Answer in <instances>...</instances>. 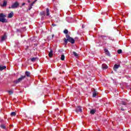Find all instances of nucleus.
<instances>
[{
    "instance_id": "obj_1",
    "label": "nucleus",
    "mask_w": 131,
    "mask_h": 131,
    "mask_svg": "<svg viewBox=\"0 0 131 131\" xmlns=\"http://www.w3.org/2000/svg\"><path fill=\"white\" fill-rule=\"evenodd\" d=\"M6 15L4 13H0V22L2 23H7L8 22V20L6 19Z\"/></svg>"
},
{
    "instance_id": "obj_2",
    "label": "nucleus",
    "mask_w": 131,
    "mask_h": 131,
    "mask_svg": "<svg viewBox=\"0 0 131 131\" xmlns=\"http://www.w3.org/2000/svg\"><path fill=\"white\" fill-rule=\"evenodd\" d=\"M26 78V76H20V77L18 78V79L14 81V83H19L20 81H22V80H24Z\"/></svg>"
},
{
    "instance_id": "obj_3",
    "label": "nucleus",
    "mask_w": 131,
    "mask_h": 131,
    "mask_svg": "<svg viewBox=\"0 0 131 131\" xmlns=\"http://www.w3.org/2000/svg\"><path fill=\"white\" fill-rule=\"evenodd\" d=\"M66 37L68 39V41L72 43V44H73V43H74V42H75V40H74V39H73V38H71V37H70V36L67 35Z\"/></svg>"
},
{
    "instance_id": "obj_4",
    "label": "nucleus",
    "mask_w": 131,
    "mask_h": 131,
    "mask_svg": "<svg viewBox=\"0 0 131 131\" xmlns=\"http://www.w3.org/2000/svg\"><path fill=\"white\" fill-rule=\"evenodd\" d=\"M19 7V3L17 2L14 3L11 7H9V9H16V8H18Z\"/></svg>"
},
{
    "instance_id": "obj_5",
    "label": "nucleus",
    "mask_w": 131,
    "mask_h": 131,
    "mask_svg": "<svg viewBox=\"0 0 131 131\" xmlns=\"http://www.w3.org/2000/svg\"><path fill=\"white\" fill-rule=\"evenodd\" d=\"M76 112H77V113H78V112H82V109L80 106H78L76 108Z\"/></svg>"
},
{
    "instance_id": "obj_6",
    "label": "nucleus",
    "mask_w": 131,
    "mask_h": 131,
    "mask_svg": "<svg viewBox=\"0 0 131 131\" xmlns=\"http://www.w3.org/2000/svg\"><path fill=\"white\" fill-rule=\"evenodd\" d=\"M7 4H8V2L6 0L3 1V4H1V7H7Z\"/></svg>"
},
{
    "instance_id": "obj_7",
    "label": "nucleus",
    "mask_w": 131,
    "mask_h": 131,
    "mask_svg": "<svg viewBox=\"0 0 131 131\" xmlns=\"http://www.w3.org/2000/svg\"><path fill=\"white\" fill-rule=\"evenodd\" d=\"M120 66L118 64H115L113 68V69L115 71H116L119 68Z\"/></svg>"
},
{
    "instance_id": "obj_8",
    "label": "nucleus",
    "mask_w": 131,
    "mask_h": 131,
    "mask_svg": "<svg viewBox=\"0 0 131 131\" xmlns=\"http://www.w3.org/2000/svg\"><path fill=\"white\" fill-rule=\"evenodd\" d=\"M14 16V13L13 12H11L9 14H8V18H13V16Z\"/></svg>"
},
{
    "instance_id": "obj_9",
    "label": "nucleus",
    "mask_w": 131,
    "mask_h": 131,
    "mask_svg": "<svg viewBox=\"0 0 131 131\" xmlns=\"http://www.w3.org/2000/svg\"><path fill=\"white\" fill-rule=\"evenodd\" d=\"M121 105H122L123 106H124L125 108H126L127 106V103L124 102V101H121Z\"/></svg>"
},
{
    "instance_id": "obj_10",
    "label": "nucleus",
    "mask_w": 131,
    "mask_h": 131,
    "mask_svg": "<svg viewBox=\"0 0 131 131\" xmlns=\"http://www.w3.org/2000/svg\"><path fill=\"white\" fill-rule=\"evenodd\" d=\"M25 76L27 77H30V73L28 71H26L25 72Z\"/></svg>"
},
{
    "instance_id": "obj_11",
    "label": "nucleus",
    "mask_w": 131,
    "mask_h": 131,
    "mask_svg": "<svg viewBox=\"0 0 131 131\" xmlns=\"http://www.w3.org/2000/svg\"><path fill=\"white\" fill-rule=\"evenodd\" d=\"M104 52L105 53L106 55L107 56H110V52H109V51H108V49H104Z\"/></svg>"
},
{
    "instance_id": "obj_12",
    "label": "nucleus",
    "mask_w": 131,
    "mask_h": 131,
    "mask_svg": "<svg viewBox=\"0 0 131 131\" xmlns=\"http://www.w3.org/2000/svg\"><path fill=\"white\" fill-rule=\"evenodd\" d=\"M102 69H107L108 68V66H107L106 64L103 63L102 65Z\"/></svg>"
},
{
    "instance_id": "obj_13",
    "label": "nucleus",
    "mask_w": 131,
    "mask_h": 131,
    "mask_svg": "<svg viewBox=\"0 0 131 131\" xmlns=\"http://www.w3.org/2000/svg\"><path fill=\"white\" fill-rule=\"evenodd\" d=\"M51 51L49 53V56L50 57V58H52V57H53V50H52V49H50Z\"/></svg>"
},
{
    "instance_id": "obj_14",
    "label": "nucleus",
    "mask_w": 131,
    "mask_h": 131,
    "mask_svg": "<svg viewBox=\"0 0 131 131\" xmlns=\"http://www.w3.org/2000/svg\"><path fill=\"white\" fill-rule=\"evenodd\" d=\"M98 94V93L96 91V90L94 89V91L93 93V97L95 98L96 96Z\"/></svg>"
},
{
    "instance_id": "obj_15",
    "label": "nucleus",
    "mask_w": 131,
    "mask_h": 131,
    "mask_svg": "<svg viewBox=\"0 0 131 131\" xmlns=\"http://www.w3.org/2000/svg\"><path fill=\"white\" fill-rule=\"evenodd\" d=\"M6 68H7L6 66H0V71H3V70H4Z\"/></svg>"
},
{
    "instance_id": "obj_16",
    "label": "nucleus",
    "mask_w": 131,
    "mask_h": 131,
    "mask_svg": "<svg viewBox=\"0 0 131 131\" xmlns=\"http://www.w3.org/2000/svg\"><path fill=\"white\" fill-rule=\"evenodd\" d=\"M46 12H47V16H50V9H49V8H47Z\"/></svg>"
},
{
    "instance_id": "obj_17",
    "label": "nucleus",
    "mask_w": 131,
    "mask_h": 131,
    "mask_svg": "<svg viewBox=\"0 0 131 131\" xmlns=\"http://www.w3.org/2000/svg\"><path fill=\"white\" fill-rule=\"evenodd\" d=\"M60 59L62 61H64L65 60V55H64V54L61 55Z\"/></svg>"
},
{
    "instance_id": "obj_18",
    "label": "nucleus",
    "mask_w": 131,
    "mask_h": 131,
    "mask_svg": "<svg viewBox=\"0 0 131 131\" xmlns=\"http://www.w3.org/2000/svg\"><path fill=\"white\" fill-rule=\"evenodd\" d=\"M11 116H16V113L12 112L11 114H10Z\"/></svg>"
},
{
    "instance_id": "obj_19",
    "label": "nucleus",
    "mask_w": 131,
    "mask_h": 131,
    "mask_svg": "<svg viewBox=\"0 0 131 131\" xmlns=\"http://www.w3.org/2000/svg\"><path fill=\"white\" fill-rule=\"evenodd\" d=\"M6 39V36H3L1 37V40L2 41H4V40H5Z\"/></svg>"
},
{
    "instance_id": "obj_20",
    "label": "nucleus",
    "mask_w": 131,
    "mask_h": 131,
    "mask_svg": "<svg viewBox=\"0 0 131 131\" xmlns=\"http://www.w3.org/2000/svg\"><path fill=\"white\" fill-rule=\"evenodd\" d=\"M64 42H65L66 45H67L68 43V38H64Z\"/></svg>"
},
{
    "instance_id": "obj_21",
    "label": "nucleus",
    "mask_w": 131,
    "mask_h": 131,
    "mask_svg": "<svg viewBox=\"0 0 131 131\" xmlns=\"http://www.w3.org/2000/svg\"><path fill=\"white\" fill-rule=\"evenodd\" d=\"M73 54L75 56V57H78V54L76 52H73Z\"/></svg>"
},
{
    "instance_id": "obj_22",
    "label": "nucleus",
    "mask_w": 131,
    "mask_h": 131,
    "mask_svg": "<svg viewBox=\"0 0 131 131\" xmlns=\"http://www.w3.org/2000/svg\"><path fill=\"white\" fill-rule=\"evenodd\" d=\"M96 112V111L94 110H92L91 111H90V113L91 114H95V113Z\"/></svg>"
},
{
    "instance_id": "obj_23",
    "label": "nucleus",
    "mask_w": 131,
    "mask_h": 131,
    "mask_svg": "<svg viewBox=\"0 0 131 131\" xmlns=\"http://www.w3.org/2000/svg\"><path fill=\"white\" fill-rule=\"evenodd\" d=\"M35 60H36V58L35 57H33L31 59V61H32V62H34Z\"/></svg>"
},
{
    "instance_id": "obj_24",
    "label": "nucleus",
    "mask_w": 131,
    "mask_h": 131,
    "mask_svg": "<svg viewBox=\"0 0 131 131\" xmlns=\"http://www.w3.org/2000/svg\"><path fill=\"white\" fill-rule=\"evenodd\" d=\"M8 93L10 95H12V94L13 93V90L8 91Z\"/></svg>"
},
{
    "instance_id": "obj_25",
    "label": "nucleus",
    "mask_w": 131,
    "mask_h": 131,
    "mask_svg": "<svg viewBox=\"0 0 131 131\" xmlns=\"http://www.w3.org/2000/svg\"><path fill=\"white\" fill-rule=\"evenodd\" d=\"M63 32L65 33V34H67V33H68V30H64Z\"/></svg>"
},
{
    "instance_id": "obj_26",
    "label": "nucleus",
    "mask_w": 131,
    "mask_h": 131,
    "mask_svg": "<svg viewBox=\"0 0 131 131\" xmlns=\"http://www.w3.org/2000/svg\"><path fill=\"white\" fill-rule=\"evenodd\" d=\"M121 53H122V50L120 49L118 50V54H121Z\"/></svg>"
},
{
    "instance_id": "obj_27",
    "label": "nucleus",
    "mask_w": 131,
    "mask_h": 131,
    "mask_svg": "<svg viewBox=\"0 0 131 131\" xmlns=\"http://www.w3.org/2000/svg\"><path fill=\"white\" fill-rule=\"evenodd\" d=\"M101 38H102V39H107V37L105 36H102Z\"/></svg>"
},
{
    "instance_id": "obj_28",
    "label": "nucleus",
    "mask_w": 131,
    "mask_h": 131,
    "mask_svg": "<svg viewBox=\"0 0 131 131\" xmlns=\"http://www.w3.org/2000/svg\"><path fill=\"white\" fill-rule=\"evenodd\" d=\"M125 109H126V108H123V106H121V110L122 111H124V110H125Z\"/></svg>"
},
{
    "instance_id": "obj_29",
    "label": "nucleus",
    "mask_w": 131,
    "mask_h": 131,
    "mask_svg": "<svg viewBox=\"0 0 131 131\" xmlns=\"http://www.w3.org/2000/svg\"><path fill=\"white\" fill-rule=\"evenodd\" d=\"M1 127L4 129L6 128V126L4 125H1Z\"/></svg>"
},
{
    "instance_id": "obj_30",
    "label": "nucleus",
    "mask_w": 131,
    "mask_h": 131,
    "mask_svg": "<svg viewBox=\"0 0 131 131\" xmlns=\"http://www.w3.org/2000/svg\"><path fill=\"white\" fill-rule=\"evenodd\" d=\"M32 9V6H31V5H30V6L29 7V10H30L31 9Z\"/></svg>"
},
{
    "instance_id": "obj_31",
    "label": "nucleus",
    "mask_w": 131,
    "mask_h": 131,
    "mask_svg": "<svg viewBox=\"0 0 131 131\" xmlns=\"http://www.w3.org/2000/svg\"><path fill=\"white\" fill-rule=\"evenodd\" d=\"M45 12H42L41 13V15H42V16H45Z\"/></svg>"
},
{
    "instance_id": "obj_32",
    "label": "nucleus",
    "mask_w": 131,
    "mask_h": 131,
    "mask_svg": "<svg viewBox=\"0 0 131 131\" xmlns=\"http://www.w3.org/2000/svg\"><path fill=\"white\" fill-rule=\"evenodd\" d=\"M33 5H34V2H33L31 5V7H33Z\"/></svg>"
},
{
    "instance_id": "obj_33",
    "label": "nucleus",
    "mask_w": 131,
    "mask_h": 131,
    "mask_svg": "<svg viewBox=\"0 0 131 131\" xmlns=\"http://www.w3.org/2000/svg\"><path fill=\"white\" fill-rule=\"evenodd\" d=\"M36 2H37V0H35L34 2H33V3H34V4H35V3H36Z\"/></svg>"
},
{
    "instance_id": "obj_34",
    "label": "nucleus",
    "mask_w": 131,
    "mask_h": 131,
    "mask_svg": "<svg viewBox=\"0 0 131 131\" xmlns=\"http://www.w3.org/2000/svg\"><path fill=\"white\" fill-rule=\"evenodd\" d=\"M52 26L55 27V26H56V25L55 24H52Z\"/></svg>"
},
{
    "instance_id": "obj_35",
    "label": "nucleus",
    "mask_w": 131,
    "mask_h": 131,
    "mask_svg": "<svg viewBox=\"0 0 131 131\" xmlns=\"http://www.w3.org/2000/svg\"><path fill=\"white\" fill-rule=\"evenodd\" d=\"M22 6H25V3H23Z\"/></svg>"
},
{
    "instance_id": "obj_36",
    "label": "nucleus",
    "mask_w": 131,
    "mask_h": 131,
    "mask_svg": "<svg viewBox=\"0 0 131 131\" xmlns=\"http://www.w3.org/2000/svg\"><path fill=\"white\" fill-rule=\"evenodd\" d=\"M82 28H84V26L82 25Z\"/></svg>"
},
{
    "instance_id": "obj_37",
    "label": "nucleus",
    "mask_w": 131,
    "mask_h": 131,
    "mask_svg": "<svg viewBox=\"0 0 131 131\" xmlns=\"http://www.w3.org/2000/svg\"><path fill=\"white\" fill-rule=\"evenodd\" d=\"M28 3H30V1L28 0Z\"/></svg>"
},
{
    "instance_id": "obj_38",
    "label": "nucleus",
    "mask_w": 131,
    "mask_h": 131,
    "mask_svg": "<svg viewBox=\"0 0 131 131\" xmlns=\"http://www.w3.org/2000/svg\"><path fill=\"white\" fill-rule=\"evenodd\" d=\"M52 37H54V35H52Z\"/></svg>"
},
{
    "instance_id": "obj_39",
    "label": "nucleus",
    "mask_w": 131,
    "mask_h": 131,
    "mask_svg": "<svg viewBox=\"0 0 131 131\" xmlns=\"http://www.w3.org/2000/svg\"><path fill=\"white\" fill-rule=\"evenodd\" d=\"M98 131H101L100 130H99Z\"/></svg>"
}]
</instances>
